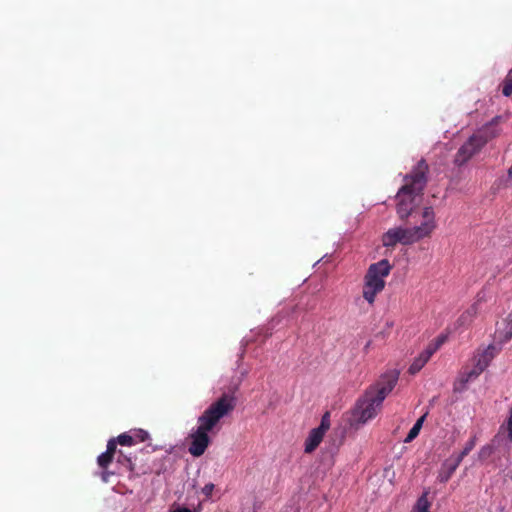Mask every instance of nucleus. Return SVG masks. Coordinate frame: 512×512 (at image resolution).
Instances as JSON below:
<instances>
[{
  "label": "nucleus",
  "mask_w": 512,
  "mask_h": 512,
  "mask_svg": "<svg viewBox=\"0 0 512 512\" xmlns=\"http://www.w3.org/2000/svg\"><path fill=\"white\" fill-rule=\"evenodd\" d=\"M235 407L236 398L232 394L224 393L199 416L198 427L189 435L188 451L192 456L200 457L205 453L211 442L208 433Z\"/></svg>",
  "instance_id": "1"
},
{
  "label": "nucleus",
  "mask_w": 512,
  "mask_h": 512,
  "mask_svg": "<svg viewBox=\"0 0 512 512\" xmlns=\"http://www.w3.org/2000/svg\"><path fill=\"white\" fill-rule=\"evenodd\" d=\"M429 167L424 159H421L413 170L405 176V184L396 195V210L401 220L411 217L414 223L421 222V210H417L421 202L423 190L427 184Z\"/></svg>",
  "instance_id": "2"
},
{
  "label": "nucleus",
  "mask_w": 512,
  "mask_h": 512,
  "mask_svg": "<svg viewBox=\"0 0 512 512\" xmlns=\"http://www.w3.org/2000/svg\"><path fill=\"white\" fill-rule=\"evenodd\" d=\"M437 227L435 212L431 206L424 207L421 212V222L411 228H390L382 236V244L394 248L397 244L411 245L424 238H429Z\"/></svg>",
  "instance_id": "3"
},
{
  "label": "nucleus",
  "mask_w": 512,
  "mask_h": 512,
  "mask_svg": "<svg viewBox=\"0 0 512 512\" xmlns=\"http://www.w3.org/2000/svg\"><path fill=\"white\" fill-rule=\"evenodd\" d=\"M501 120V116H496L491 120V122L484 125L469 137V139L457 151L454 159L455 164L458 166L465 164L476 153H478L489 140L498 136L500 130L497 126Z\"/></svg>",
  "instance_id": "4"
},
{
  "label": "nucleus",
  "mask_w": 512,
  "mask_h": 512,
  "mask_svg": "<svg viewBox=\"0 0 512 512\" xmlns=\"http://www.w3.org/2000/svg\"><path fill=\"white\" fill-rule=\"evenodd\" d=\"M392 266L387 259L371 264L364 277L363 298L373 304L376 295L385 287V278L390 274Z\"/></svg>",
  "instance_id": "5"
},
{
  "label": "nucleus",
  "mask_w": 512,
  "mask_h": 512,
  "mask_svg": "<svg viewBox=\"0 0 512 512\" xmlns=\"http://www.w3.org/2000/svg\"><path fill=\"white\" fill-rule=\"evenodd\" d=\"M382 403H378L373 396V392H366L365 396L357 401L352 412V422L364 424L374 418L380 409Z\"/></svg>",
  "instance_id": "6"
},
{
  "label": "nucleus",
  "mask_w": 512,
  "mask_h": 512,
  "mask_svg": "<svg viewBox=\"0 0 512 512\" xmlns=\"http://www.w3.org/2000/svg\"><path fill=\"white\" fill-rule=\"evenodd\" d=\"M399 373L392 371L384 374L375 387L368 392H373V396L378 403H383L386 396L394 389L397 384Z\"/></svg>",
  "instance_id": "7"
},
{
  "label": "nucleus",
  "mask_w": 512,
  "mask_h": 512,
  "mask_svg": "<svg viewBox=\"0 0 512 512\" xmlns=\"http://www.w3.org/2000/svg\"><path fill=\"white\" fill-rule=\"evenodd\" d=\"M498 353L499 350L494 344H490L485 348H478L472 358V364L478 370L484 372Z\"/></svg>",
  "instance_id": "8"
},
{
  "label": "nucleus",
  "mask_w": 512,
  "mask_h": 512,
  "mask_svg": "<svg viewBox=\"0 0 512 512\" xmlns=\"http://www.w3.org/2000/svg\"><path fill=\"white\" fill-rule=\"evenodd\" d=\"M460 464L459 459H455L454 456L446 459L439 470L438 481L440 483L448 482Z\"/></svg>",
  "instance_id": "9"
},
{
  "label": "nucleus",
  "mask_w": 512,
  "mask_h": 512,
  "mask_svg": "<svg viewBox=\"0 0 512 512\" xmlns=\"http://www.w3.org/2000/svg\"><path fill=\"white\" fill-rule=\"evenodd\" d=\"M324 435L320 429H312L305 440V452L312 453L319 446Z\"/></svg>",
  "instance_id": "10"
},
{
  "label": "nucleus",
  "mask_w": 512,
  "mask_h": 512,
  "mask_svg": "<svg viewBox=\"0 0 512 512\" xmlns=\"http://www.w3.org/2000/svg\"><path fill=\"white\" fill-rule=\"evenodd\" d=\"M481 373L475 366L472 368L465 367L459 374L458 384L461 385V388H464L467 383L476 379Z\"/></svg>",
  "instance_id": "11"
},
{
  "label": "nucleus",
  "mask_w": 512,
  "mask_h": 512,
  "mask_svg": "<svg viewBox=\"0 0 512 512\" xmlns=\"http://www.w3.org/2000/svg\"><path fill=\"white\" fill-rule=\"evenodd\" d=\"M433 354L426 348L410 365L408 372L412 375L418 373L429 361Z\"/></svg>",
  "instance_id": "12"
},
{
  "label": "nucleus",
  "mask_w": 512,
  "mask_h": 512,
  "mask_svg": "<svg viewBox=\"0 0 512 512\" xmlns=\"http://www.w3.org/2000/svg\"><path fill=\"white\" fill-rule=\"evenodd\" d=\"M426 415L421 416L413 425V427L408 432L406 438L404 439L405 443L412 442L420 433V430L422 428L423 422L425 420Z\"/></svg>",
  "instance_id": "13"
},
{
  "label": "nucleus",
  "mask_w": 512,
  "mask_h": 512,
  "mask_svg": "<svg viewBox=\"0 0 512 512\" xmlns=\"http://www.w3.org/2000/svg\"><path fill=\"white\" fill-rule=\"evenodd\" d=\"M428 491L423 492V494L418 498L415 506L414 512H429L431 503L428 500Z\"/></svg>",
  "instance_id": "14"
},
{
  "label": "nucleus",
  "mask_w": 512,
  "mask_h": 512,
  "mask_svg": "<svg viewBox=\"0 0 512 512\" xmlns=\"http://www.w3.org/2000/svg\"><path fill=\"white\" fill-rule=\"evenodd\" d=\"M476 445V437H472L466 444L463 450L460 454L457 456H454L455 459H459V462L461 463L465 456H467L475 447Z\"/></svg>",
  "instance_id": "15"
},
{
  "label": "nucleus",
  "mask_w": 512,
  "mask_h": 512,
  "mask_svg": "<svg viewBox=\"0 0 512 512\" xmlns=\"http://www.w3.org/2000/svg\"><path fill=\"white\" fill-rule=\"evenodd\" d=\"M445 335H439L433 342H431L426 348L434 354L446 341Z\"/></svg>",
  "instance_id": "16"
},
{
  "label": "nucleus",
  "mask_w": 512,
  "mask_h": 512,
  "mask_svg": "<svg viewBox=\"0 0 512 512\" xmlns=\"http://www.w3.org/2000/svg\"><path fill=\"white\" fill-rule=\"evenodd\" d=\"M116 441L118 444H120L122 446H132L135 444L134 437L132 436V434H128V433L120 434L116 438Z\"/></svg>",
  "instance_id": "17"
},
{
  "label": "nucleus",
  "mask_w": 512,
  "mask_h": 512,
  "mask_svg": "<svg viewBox=\"0 0 512 512\" xmlns=\"http://www.w3.org/2000/svg\"><path fill=\"white\" fill-rule=\"evenodd\" d=\"M114 456L111 454L104 452L97 458V463L102 469H107L110 463L113 461Z\"/></svg>",
  "instance_id": "18"
},
{
  "label": "nucleus",
  "mask_w": 512,
  "mask_h": 512,
  "mask_svg": "<svg viewBox=\"0 0 512 512\" xmlns=\"http://www.w3.org/2000/svg\"><path fill=\"white\" fill-rule=\"evenodd\" d=\"M131 434L134 437L135 444L149 439V433L143 429L133 430L131 431Z\"/></svg>",
  "instance_id": "19"
},
{
  "label": "nucleus",
  "mask_w": 512,
  "mask_h": 512,
  "mask_svg": "<svg viewBox=\"0 0 512 512\" xmlns=\"http://www.w3.org/2000/svg\"><path fill=\"white\" fill-rule=\"evenodd\" d=\"M329 417H330V414L329 412H326L323 416H322V419H321V423L318 427H316V429H320V431H322L324 434L326 433V431L329 429L330 427V421H329Z\"/></svg>",
  "instance_id": "20"
},
{
  "label": "nucleus",
  "mask_w": 512,
  "mask_h": 512,
  "mask_svg": "<svg viewBox=\"0 0 512 512\" xmlns=\"http://www.w3.org/2000/svg\"><path fill=\"white\" fill-rule=\"evenodd\" d=\"M502 93L504 96L509 97L512 95V78L506 79L502 86Z\"/></svg>",
  "instance_id": "21"
},
{
  "label": "nucleus",
  "mask_w": 512,
  "mask_h": 512,
  "mask_svg": "<svg viewBox=\"0 0 512 512\" xmlns=\"http://www.w3.org/2000/svg\"><path fill=\"white\" fill-rule=\"evenodd\" d=\"M117 444L118 443H117L116 439H110L107 443V449L105 452L114 456L116 453Z\"/></svg>",
  "instance_id": "22"
},
{
  "label": "nucleus",
  "mask_w": 512,
  "mask_h": 512,
  "mask_svg": "<svg viewBox=\"0 0 512 512\" xmlns=\"http://www.w3.org/2000/svg\"><path fill=\"white\" fill-rule=\"evenodd\" d=\"M492 447L490 445L484 446L479 452L480 459H486L492 454Z\"/></svg>",
  "instance_id": "23"
},
{
  "label": "nucleus",
  "mask_w": 512,
  "mask_h": 512,
  "mask_svg": "<svg viewBox=\"0 0 512 512\" xmlns=\"http://www.w3.org/2000/svg\"><path fill=\"white\" fill-rule=\"evenodd\" d=\"M476 314V308L473 306L471 309L467 310L465 313L461 315L459 321L464 322L468 318L471 319Z\"/></svg>",
  "instance_id": "24"
},
{
  "label": "nucleus",
  "mask_w": 512,
  "mask_h": 512,
  "mask_svg": "<svg viewBox=\"0 0 512 512\" xmlns=\"http://www.w3.org/2000/svg\"><path fill=\"white\" fill-rule=\"evenodd\" d=\"M214 490V484L212 483H208L206 484L203 488H202V493L206 496V497H209L212 492Z\"/></svg>",
  "instance_id": "25"
},
{
  "label": "nucleus",
  "mask_w": 512,
  "mask_h": 512,
  "mask_svg": "<svg viewBox=\"0 0 512 512\" xmlns=\"http://www.w3.org/2000/svg\"><path fill=\"white\" fill-rule=\"evenodd\" d=\"M111 475H113L112 472L108 471L107 469H103L100 476H101L102 481L107 483L109 481V478Z\"/></svg>",
  "instance_id": "26"
},
{
  "label": "nucleus",
  "mask_w": 512,
  "mask_h": 512,
  "mask_svg": "<svg viewBox=\"0 0 512 512\" xmlns=\"http://www.w3.org/2000/svg\"><path fill=\"white\" fill-rule=\"evenodd\" d=\"M174 512H192L189 508H178Z\"/></svg>",
  "instance_id": "27"
},
{
  "label": "nucleus",
  "mask_w": 512,
  "mask_h": 512,
  "mask_svg": "<svg viewBox=\"0 0 512 512\" xmlns=\"http://www.w3.org/2000/svg\"><path fill=\"white\" fill-rule=\"evenodd\" d=\"M508 172H509V175H511V176H512V166L509 168V171H508Z\"/></svg>",
  "instance_id": "28"
},
{
  "label": "nucleus",
  "mask_w": 512,
  "mask_h": 512,
  "mask_svg": "<svg viewBox=\"0 0 512 512\" xmlns=\"http://www.w3.org/2000/svg\"><path fill=\"white\" fill-rule=\"evenodd\" d=\"M125 460L131 465V460L129 458L124 457Z\"/></svg>",
  "instance_id": "29"
}]
</instances>
